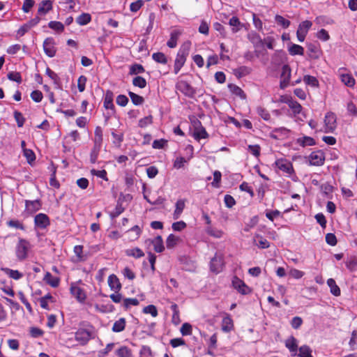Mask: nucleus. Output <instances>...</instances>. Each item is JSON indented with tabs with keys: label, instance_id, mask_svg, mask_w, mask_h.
<instances>
[{
	"label": "nucleus",
	"instance_id": "f257e3e1",
	"mask_svg": "<svg viewBox=\"0 0 357 357\" xmlns=\"http://www.w3.org/2000/svg\"><path fill=\"white\" fill-rule=\"evenodd\" d=\"M93 338V328L89 326L87 328H79L74 334V339L79 344L86 345L89 341ZM73 337H69L66 340L68 347H73Z\"/></svg>",
	"mask_w": 357,
	"mask_h": 357
},
{
	"label": "nucleus",
	"instance_id": "f03ea898",
	"mask_svg": "<svg viewBox=\"0 0 357 357\" xmlns=\"http://www.w3.org/2000/svg\"><path fill=\"white\" fill-rule=\"evenodd\" d=\"M31 247L29 241L24 238H20L15 246V255L17 259L19 261L25 260L29 256V252Z\"/></svg>",
	"mask_w": 357,
	"mask_h": 357
},
{
	"label": "nucleus",
	"instance_id": "7ed1b4c3",
	"mask_svg": "<svg viewBox=\"0 0 357 357\" xmlns=\"http://www.w3.org/2000/svg\"><path fill=\"white\" fill-rule=\"evenodd\" d=\"M225 266L224 255L221 252H216L210 261V270L218 274L222 271Z\"/></svg>",
	"mask_w": 357,
	"mask_h": 357
},
{
	"label": "nucleus",
	"instance_id": "20e7f679",
	"mask_svg": "<svg viewBox=\"0 0 357 357\" xmlns=\"http://www.w3.org/2000/svg\"><path fill=\"white\" fill-rule=\"evenodd\" d=\"M285 103L288 105L289 108L292 110L294 116L298 120L303 121V119L305 117L303 113L302 112V106L297 101L293 100L291 97H287L283 100Z\"/></svg>",
	"mask_w": 357,
	"mask_h": 357
},
{
	"label": "nucleus",
	"instance_id": "39448f33",
	"mask_svg": "<svg viewBox=\"0 0 357 357\" xmlns=\"http://www.w3.org/2000/svg\"><path fill=\"white\" fill-rule=\"evenodd\" d=\"M191 43L186 41L181 46L177 53L174 63L183 66L186 61V58L189 54Z\"/></svg>",
	"mask_w": 357,
	"mask_h": 357
},
{
	"label": "nucleus",
	"instance_id": "423d86ee",
	"mask_svg": "<svg viewBox=\"0 0 357 357\" xmlns=\"http://www.w3.org/2000/svg\"><path fill=\"white\" fill-rule=\"evenodd\" d=\"M81 282V280H79L77 282L71 283L70 291L77 301L84 303L86 299V294L84 290L79 286V284Z\"/></svg>",
	"mask_w": 357,
	"mask_h": 357
},
{
	"label": "nucleus",
	"instance_id": "0eeeda50",
	"mask_svg": "<svg viewBox=\"0 0 357 357\" xmlns=\"http://www.w3.org/2000/svg\"><path fill=\"white\" fill-rule=\"evenodd\" d=\"M275 166L287 176H291L294 174L292 163L286 159H278L275 161Z\"/></svg>",
	"mask_w": 357,
	"mask_h": 357
},
{
	"label": "nucleus",
	"instance_id": "6e6552de",
	"mask_svg": "<svg viewBox=\"0 0 357 357\" xmlns=\"http://www.w3.org/2000/svg\"><path fill=\"white\" fill-rule=\"evenodd\" d=\"M312 26V23L309 20L303 21L299 24L296 31V36L299 42L302 43L305 40V37Z\"/></svg>",
	"mask_w": 357,
	"mask_h": 357
},
{
	"label": "nucleus",
	"instance_id": "1a4fd4ad",
	"mask_svg": "<svg viewBox=\"0 0 357 357\" xmlns=\"http://www.w3.org/2000/svg\"><path fill=\"white\" fill-rule=\"evenodd\" d=\"M336 116L333 112H328L324 117V132H333L336 127Z\"/></svg>",
	"mask_w": 357,
	"mask_h": 357
},
{
	"label": "nucleus",
	"instance_id": "9d476101",
	"mask_svg": "<svg viewBox=\"0 0 357 357\" xmlns=\"http://www.w3.org/2000/svg\"><path fill=\"white\" fill-rule=\"evenodd\" d=\"M232 286L242 295H248L252 291V289L242 280L237 277H234Z\"/></svg>",
	"mask_w": 357,
	"mask_h": 357
},
{
	"label": "nucleus",
	"instance_id": "9b49d317",
	"mask_svg": "<svg viewBox=\"0 0 357 357\" xmlns=\"http://www.w3.org/2000/svg\"><path fill=\"white\" fill-rule=\"evenodd\" d=\"M176 89L188 97H193L195 90L185 81L181 80L176 83Z\"/></svg>",
	"mask_w": 357,
	"mask_h": 357
},
{
	"label": "nucleus",
	"instance_id": "f8f14e48",
	"mask_svg": "<svg viewBox=\"0 0 357 357\" xmlns=\"http://www.w3.org/2000/svg\"><path fill=\"white\" fill-rule=\"evenodd\" d=\"M56 43L52 38H47L43 42V50L49 57H54L56 52Z\"/></svg>",
	"mask_w": 357,
	"mask_h": 357
},
{
	"label": "nucleus",
	"instance_id": "ddd939ff",
	"mask_svg": "<svg viewBox=\"0 0 357 357\" xmlns=\"http://www.w3.org/2000/svg\"><path fill=\"white\" fill-rule=\"evenodd\" d=\"M113 92L109 90L107 91L104 96L103 106L106 109L109 110V115H113L115 113V107L113 103Z\"/></svg>",
	"mask_w": 357,
	"mask_h": 357
},
{
	"label": "nucleus",
	"instance_id": "4468645a",
	"mask_svg": "<svg viewBox=\"0 0 357 357\" xmlns=\"http://www.w3.org/2000/svg\"><path fill=\"white\" fill-rule=\"evenodd\" d=\"M34 225L36 227L44 229L50 225V220L46 214L40 213L35 216Z\"/></svg>",
	"mask_w": 357,
	"mask_h": 357
},
{
	"label": "nucleus",
	"instance_id": "2eb2a0df",
	"mask_svg": "<svg viewBox=\"0 0 357 357\" xmlns=\"http://www.w3.org/2000/svg\"><path fill=\"white\" fill-rule=\"evenodd\" d=\"M325 160L324 153L321 151H313L309 155V162L311 165H322Z\"/></svg>",
	"mask_w": 357,
	"mask_h": 357
},
{
	"label": "nucleus",
	"instance_id": "dca6fc26",
	"mask_svg": "<svg viewBox=\"0 0 357 357\" xmlns=\"http://www.w3.org/2000/svg\"><path fill=\"white\" fill-rule=\"evenodd\" d=\"M41 208V202L39 199L25 200L24 213L31 215Z\"/></svg>",
	"mask_w": 357,
	"mask_h": 357
},
{
	"label": "nucleus",
	"instance_id": "f3484780",
	"mask_svg": "<svg viewBox=\"0 0 357 357\" xmlns=\"http://www.w3.org/2000/svg\"><path fill=\"white\" fill-rule=\"evenodd\" d=\"M183 33V30L179 29H175L172 30L170 33V38L167 43V45L169 48H174L177 45V41L180 36Z\"/></svg>",
	"mask_w": 357,
	"mask_h": 357
},
{
	"label": "nucleus",
	"instance_id": "a211bd4d",
	"mask_svg": "<svg viewBox=\"0 0 357 357\" xmlns=\"http://www.w3.org/2000/svg\"><path fill=\"white\" fill-rule=\"evenodd\" d=\"M285 347L289 350L292 356H297L298 340L294 337L290 336L285 340Z\"/></svg>",
	"mask_w": 357,
	"mask_h": 357
},
{
	"label": "nucleus",
	"instance_id": "6ab92c4d",
	"mask_svg": "<svg viewBox=\"0 0 357 357\" xmlns=\"http://www.w3.org/2000/svg\"><path fill=\"white\" fill-rule=\"evenodd\" d=\"M108 284L111 290L119 292L121 289V284L119 279L114 274H112L108 277Z\"/></svg>",
	"mask_w": 357,
	"mask_h": 357
},
{
	"label": "nucleus",
	"instance_id": "aec40b11",
	"mask_svg": "<svg viewBox=\"0 0 357 357\" xmlns=\"http://www.w3.org/2000/svg\"><path fill=\"white\" fill-rule=\"evenodd\" d=\"M234 329V322L229 314H227L222 321V330L225 333H229Z\"/></svg>",
	"mask_w": 357,
	"mask_h": 357
},
{
	"label": "nucleus",
	"instance_id": "412c9836",
	"mask_svg": "<svg viewBox=\"0 0 357 357\" xmlns=\"http://www.w3.org/2000/svg\"><path fill=\"white\" fill-rule=\"evenodd\" d=\"M341 82L348 87H354L356 84V80L349 73H342L340 75Z\"/></svg>",
	"mask_w": 357,
	"mask_h": 357
},
{
	"label": "nucleus",
	"instance_id": "4be33fe9",
	"mask_svg": "<svg viewBox=\"0 0 357 357\" xmlns=\"http://www.w3.org/2000/svg\"><path fill=\"white\" fill-rule=\"evenodd\" d=\"M307 48L311 59H317L321 56L322 52L317 45L311 43L307 45Z\"/></svg>",
	"mask_w": 357,
	"mask_h": 357
},
{
	"label": "nucleus",
	"instance_id": "5701e85b",
	"mask_svg": "<svg viewBox=\"0 0 357 357\" xmlns=\"http://www.w3.org/2000/svg\"><path fill=\"white\" fill-rule=\"evenodd\" d=\"M52 9V1L50 0H44L39 5L38 13L40 15L46 14Z\"/></svg>",
	"mask_w": 357,
	"mask_h": 357
},
{
	"label": "nucleus",
	"instance_id": "b1692460",
	"mask_svg": "<svg viewBox=\"0 0 357 357\" xmlns=\"http://www.w3.org/2000/svg\"><path fill=\"white\" fill-rule=\"evenodd\" d=\"M229 24L231 27V31L234 33L239 31L243 27V24L240 22L239 19L236 16H233L231 18L229 19Z\"/></svg>",
	"mask_w": 357,
	"mask_h": 357
},
{
	"label": "nucleus",
	"instance_id": "393cba45",
	"mask_svg": "<svg viewBox=\"0 0 357 357\" xmlns=\"http://www.w3.org/2000/svg\"><path fill=\"white\" fill-rule=\"evenodd\" d=\"M102 129L100 126H97L94 131V138H93V146H102Z\"/></svg>",
	"mask_w": 357,
	"mask_h": 357
},
{
	"label": "nucleus",
	"instance_id": "a878e982",
	"mask_svg": "<svg viewBox=\"0 0 357 357\" xmlns=\"http://www.w3.org/2000/svg\"><path fill=\"white\" fill-rule=\"evenodd\" d=\"M288 51L291 56H303L304 54V48L302 46L297 44H290L288 47Z\"/></svg>",
	"mask_w": 357,
	"mask_h": 357
},
{
	"label": "nucleus",
	"instance_id": "bb28decb",
	"mask_svg": "<svg viewBox=\"0 0 357 357\" xmlns=\"http://www.w3.org/2000/svg\"><path fill=\"white\" fill-rule=\"evenodd\" d=\"M199 123L201 124L200 122H199ZM193 135L195 139L197 140L201 139H206L208 136L206 129L202 125H199V127H196L195 128Z\"/></svg>",
	"mask_w": 357,
	"mask_h": 357
},
{
	"label": "nucleus",
	"instance_id": "cd10ccee",
	"mask_svg": "<svg viewBox=\"0 0 357 357\" xmlns=\"http://www.w3.org/2000/svg\"><path fill=\"white\" fill-rule=\"evenodd\" d=\"M44 281L52 287H56L59 284V279L54 277L50 273L47 272L44 276Z\"/></svg>",
	"mask_w": 357,
	"mask_h": 357
},
{
	"label": "nucleus",
	"instance_id": "c85d7f7f",
	"mask_svg": "<svg viewBox=\"0 0 357 357\" xmlns=\"http://www.w3.org/2000/svg\"><path fill=\"white\" fill-rule=\"evenodd\" d=\"M176 208L173 213L174 220L178 219L185 208V201L183 199H178L176 203Z\"/></svg>",
	"mask_w": 357,
	"mask_h": 357
},
{
	"label": "nucleus",
	"instance_id": "c756f323",
	"mask_svg": "<svg viewBox=\"0 0 357 357\" xmlns=\"http://www.w3.org/2000/svg\"><path fill=\"white\" fill-rule=\"evenodd\" d=\"M327 284L330 287L331 293L335 296H339L341 294L340 287L336 284L335 281L333 278L327 280Z\"/></svg>",
	"mask_w": 357,
	"mask_h": 357
},
{
	"label": "nucleus",
	"instance_id": "7c9ffc66",
	"mask_svg": "<svg viewBox=\"0 0 357 357\" xmlns=\"http://www.w3.org/2000/svg\"><path fill=\"white\" fill-rule=\"evenodd\" d=\"M141 232V229L137 225L132 227L127 231L128 238L130 241H135L139 237Z\"/></svg>",
	"mask_w": 357,
	"mask_h": 357
},
{
	"label": "nucleus",
	"instance_id": "2f4dec72",
	"mask_svg": "<svg viewBox=\"0 0 357 357\" xmlns=\"http://www.w3.org/2000/svg\"><path fill=\"white\" fill-rule=\"evenodd\" d=\"M152 244L156 252H162L165 249L162 238L160 236L154 238L152 241Z\"/></svg>",
	"mask_w": 357,
	"mask_h": 357
},
{
	"label": "nucleus",
	"instance_id": "473e14b6",
	"mask_svg": "<svg viewBox=\"0 0 357 357\" xmlns=\"http://www.w3.org/2000/svg\"><path fill=\"white\" fill-rule=\"evenodd\" d=\"M228 88L233 94L240 97L241 99H245L246 98V96L243 91L237 85L230 84L228 85Z\"/></svg>",
	"mask_w": 357,
	"mask_h": 357
},
{
	"label": "nucleus",
	"instance_id": "72a5a7b5",
	"mask_svg": "<svg viewBox=\"0 0 357 357\" xmlns=\"http://www.w3.org/2000/svg\"><path fill=\"white\" fill-rule=\"evenodd\" d=\"M126 327V319L124 318H120L116 321L112 326V331L114 333H120L125 329Z\"/></svg>",
	"mask_w": 357,
	"mask_h": 357
},
{
	"label": "nucleus",
	"instance_id": "f704fd0d",
	"mask_svg": "<svg viewBox=\"0 0 357 357\" xmlns=\"http://www.w3.org/2000/svg\"><path fill=\"white\" fill-rule=\"evenodd\" d=\"M2 271L10 278L14 280H20L23 277V274L17 270H13L8 268H2Z\"/></svg>",
	"mask_w": 357,
	"mask_h": 357
},
{
	"label": "nucleus",
	"instance_id": "c9c22d12",
	"mask_svg": "<svg viewBox=\"0 0 357 357\" xmlns=\"http://www.w3.org/2000/svg\"><path fill=\"white\" fill-rule=\"evenodd\" d=\"M297 143L302 146H313L315 144L314 139L308 136H304L297 139Z\"/></svg>",
	"mask_w": 357,
	"mask_h": 357
},
{
	"label": "nucleus",
	"instance_id": "e433bc0d",
	"mask_svg": "<svg viewBox=\"0 0 357 357\" xmlns=\"http://www.w3.org/2000/svg\"><path fill=\"white\" fill-rule=\"evenodd\" d=\"M126 254L127 256L133 257L136 259L140 258L144 255V252L139 248L128 249L126 250Z\"/></svg>",
	"mask_w": 357,
	"mask_h": 357
},
{
	"label": "nucleus",
	"instance_id": "4c0bfd02",
	"mask_svg": "<svg viewBox=\"0 0 357 357\" xmlns=\"http://www.w3.org/2000/svg\"><path fill=\"white\" fill-rule=\"evenodd\" d=\"M299 353H297V356L299 357H313L312 353V350L307 345H303L298 349Z\"/></svg>",
	"mask_w": 357,
	"mask_h": 357
},
{
	"label": "nucleus",
	"instance_id": "58836bf2",
	"mask_svg": "<svg viewBox=\"0 0 357 357\" xmlns=\"http://www.w3.org/2000/svg\"><path fill=\"white\" fill-rule=\"evenodd\" d=\"M91 20V16L89 13H82L76 18V22L81 25H86Z\"/></svg>",
	"mask_w": 357,
	"mask_h": 357
},
{
	"label": "nucleus",
	"instance_id": "ea45409f",
	"mask_svg": "<svg viewBox=\"0 0 357 357\" xmlns=\"http://www.w3.org/2000/svg\"><path fill=\"white\" fill-rule=\"evenodd\" d=\"M180 238L174 235L169 234L166 241V245L168 249H172L176 246V245L179 242Z\"/></svg>",
	"mask_w": 357,
	"mask_h": 357
},
{
	"label": "nucleus",
	"instance_id": "a19ab883",
	"mask_svg": "<svg viewBox=\"0 0 357 357\" xmlns=\"http://www.w3.org/2000/svg\"><path fill=\"white\" fill-rule=\"evenodd\" d=\"M118 357H132L131 349L126 346L121 347L116 351Z\"/></svg>",
	"mask_w": 357,
	"mask_h": 357
},
{
	"label": "nucleus",
	"instance_id": "79ce46f5",
	"mask_svg": "<svg viewBox=\"0 0 357 357\" xmlns=\"http://www.w3.org/2000/svg\"><path fill=\"white\" fill-rule=\"evenodd\" d=\"M48 26L53 29L54 31L61 33L64 30V25L61 22L58 21H51L48 24Z\"/></svg>",
	"mask_w": 357,
	"mask_h": 357
},
{
	"label": "nucleus",
	"instance_id": "37998d69",
	"mask_svg": "<svg viewBox=\"0 0 357 357\" xmlns=\"http://www.w3.org/2000/svg\"><path fill=\"white\" fill-rule=\"evenodd\" d=\"M303 82L307 84V85H310L312 87H318L319 86V81L318 79L314 77V76H311V75H305L303 77Z\"/></svg>",
	"mask_w": 357,
	"mask_h": 357
},
{
	"label": "nucleus",
	"instance_id": "c03bdc74",
	"mask_svg": "<svg viewBox=\"0 0 357 357\" xmlns=\"http://www.w3.org/2000/svg\"><path fill=\"white\" fill-rule=\"evenodd\" d=\"M128 95L131 99L132 102L135 105H141L143 104L144 100L142 96H140L133 92L130 91Z\"/></svg>",
	"mask_w": 357,
	"mask_h": 357
},
{
	"label": "nucleus",
	"instance_id": "a18cd8bd",
	"mask_svg": "<svg viewBox=\"0 0 357 357\" xmlns=\"http://www.w3.org/2000/svg\"><path fill=\"white\" fill-rule=\"evenodd\" d=\"M153 59L160 63L165 64L167 62L166 56L162 52H156L152 54Z\"/></svg>",
	"mask_w": 357,
	"mask_h": 357
},
{
	"label": "nucleus",
	"instance_id": "49530a36",
	"mask_svg": "<svg viewBox=\"0 0 357 357\" xmlns=\"http://www.w3.org/2000/svg\"><path fill=\"white\" fill-rule=\"evenodd\" d=\"M7 225L9 227H13V228L18 229L20 230L25 229V227H24V224L21 221L17 220H10L8 221Z\"/></svg>",
	"mask_w": 357,
	"mask_h": 357
},
{
	"label": "nucleus",
	"instance_id": "de8ad7c7",
	"mask_svg": "<svg viewBox=\"0 0 357 357\" xmlns=\"http://www.w3.org/2000/svg\"><path fill=\"white\" fill-rule=\"evenodd\" d=\"M132 84L135 86L144 89L146 86V81L144 77L141 76H137L133 79Z\"/></svg>",
	"mask_w": 357,
	"mask_h": 357
},
{
	"label": "nucleus",
	"instance_id": "09e8293b",
	"mask_svg": "<svg viewBox=\"0 0 357 357\" xmlns=\"http://www.w3.org/2000/svg\"><path fill=\"white\" fill-rule=\"evenodd\" d=\"M206 232L208 235L216 238H220L223 236V231L218 229L208 227L206 229Z\"/></svg>",
	"mask_w": 357,
	"mask_h": 357
},
{
	"label": "nucleus",
	"instance_id": "8fccbe9b",
	"mask_svg": "<svg viewBox=\"0 0 357 357\" xmlns=\"http://www.w3.org/2000/svg\"><path fill=\"white\" fill-rule=\"evenodd\" d=\"M275 20L278 25L282 26L283 28H287L290 25L289 20H286L282 16L279 15H275Z\"/></svg>",
	"mask_w": 357,
	"mask_h": 357
},
{
	"label": "nucleus",
	"instance_id": "3c124183",
	"mask_svg": "<svg viewBox=\"0 0 357 357\" xmlns=\"http://www.w3.org/2000/svg\"><path fill=\"white\" fill-rule=\"evenodd\" d=\"M124 210L125 208L122 204L118 202L114 210L110 213V216L112 218H115L120 215L124 211Z\"/></svg>",
	"mask_w": 357,
	"mask_h": 357
},
{
	"label": "nucleus",
	"instance_id": "603ef678",
	"mask_svg": "<svg viewBox=\"0 0 357 357\" xmlns=\"http://www.w3.org/2000/svg\"><path fill=\"white\" fill-rule=\"evenodd\" d=\"M139 303L138 299L135 298H125L123 300V307L126 308V309H128L129 307H130L131 306H137L138 305Z\"/></svg>",
	"mask_w": 357,
	"mask_h": 357
},
{
	"label": "nucleus",
	"instance_id": "864d4df0",
	"mask_svg": "<svg viewBox=\"0 0 357 357\" xmlns=\"http://www.w3.org/2000/svg\"><path fill=\"white\" fill-rule=\"evenodd\" d=\"M316 36L318 39L322 40V41H328L330 39V36L328 33V31L324 29H320L316 34Z\"/></svg>",
	"mask_w": 357,
	"mask_h": 357
},
{
	"label": "nucleus",
	"instance_id": "5fc2aeb1",
	"mask_svg": "<svg viewBox=\"0 0 357 357\" xmlns=\"http://www.w3.org/2000/svg\"><path fill=\"white\" fill-rule=\"evenodd\" d=\"M153 123V117L151 115L145 116L139 121L138 126L140 128H145Z\"/></svg>",
	"mask_w": 357,
	"mask_h": 357
},
{
	"label": "nucleus",
	"instance_id": "6e6d98bb",
	"mask_svg": "<svg viewBox=\"0 0 357 357\" xmlns=\"http://www.w3.org/2000/svg\"><path fill=\"white\" fill-rule=\"evenodd\" d=\"M257 114L265 121H269L271 119V114L269 112L261 107H258L257 109Z\"/></svg>",
	"mask_w": 357,
	"mask_h": 357
},
{
	"label": "nucleus",
	"instance_id": "4d7b16f0",
	"mask_svg": "<svg viewBox=\"0 0 357 357\" xmlns=\"http://www.w3.org/2000/svg\"><path fill=\"white\" fill-rule=\"evenodd\" d=\"M13 114L17 126L20 128L22 127L25 122V119L24 118L22 114L18 111H15Z\"/></svg>",
	"mask_w": 357,
	"mask_h": 357
},
{
	"label": "nucleus",
	"instance_id": "13d9d810",
	"mask_svg": "<svg viewBox=\"0 0 357 357\" xmlns=\"http://www.w3.org/2000/svg\"><path fill=\"white\" fill-rule=\"evenodd\" d=\"M23 153L29 163H31L36 160L35 153L32 150L29 149H24Z\"/></svg>",
	"mask_w": 357,
	"mask_h": 357
},
{
	"label": "nucleus",
	"instance_id": "bf43d9fd",
	"mask_svg": "<svg viewBox=\"0 0 357 357\" xmlns=\"http://www.w3.org/2000/svg\"><path fill=\"white\" fill-rule=\"evenodd\" d=\"M248 151L255 157H259L261 152V147L258 144L248 145Z\"/></svg>",
	"mask_w": 357,
	"mask_h": 357
},
{
	"label": "nucleus",
	"instance_id": "052dcab7",
	"mask_svg": "<svg viewBox=\"0 0 357 357\" xmlns=\"http://www.w3.org/2000/svg\"><path fill=\"white\" fill-rule=\"evenodd\" d=\"M144 72V67L140 64H134L130 68V75H137Z\"/></svg>",
	"mask_w": 357,
	"mask_h": 357
},
{
	"label": "nucleus",
	"instance_id": "680f3d73",
	"mask_svg": "<svg viewBox=\"0 0 357 357\" xmlns=\"http://www.w3.org/2000/svg\"><path fill=\"white\" fill-rule=\"evenodd\" d=\"M143 312L145 314H151L153 317L158 315V310L155 305H149L143 309Z\"/></svg>",
	"mask_w": 357,
	"mask_h": 357
},
{
	"label": "nucleus",
	"instance_id": "e2e57ef3",
	"mask_svg": "<svg viewBox=\"0 0 357 357\" xmlns=\"http://www.w3.org/2000/svg\"><path fill=\"white\" fill-rule=\"evenodd\" d=\"M221 177H222L221 172L220 171L215 170L213 172V181L211 183V185L215 188H218L220 186Z\"/></svg>",
	"mask_w": 357,
	"mask_h": 357
},
{
	"label": "nucleus",
	"instance_id": "0e129e2a",
	"mask_svg": "<svg viewBox=\"0 0 357 357\" xmlns=\"http://www.w3.org/2000/svg\"><path fill=\"white\" fill-rule=\"evenodd\" d=\"M289 274L293 278L298 280L303 277L305 273L296 268H292L289 270Z\"/></svg>",
	"mask_w": 357,
	"mask_h": 357
},
{
	"label": "nucleus",
	"instance_id": "69168bd1",
	"mask_svg": "<svg viewBox=\"0 0 357 357\" xmlns=\"http://www.w3.org/2000/svg\"><path fill=\"white\" fill-rule=\"evenodd\" d=\"M100 149V146H93L90 154V160L92 163L96 162Z\"/></svg>",
	"mask_w": 357,
	"mask_h": 357
},
{
	"label": "nucleus",
	"instance_id": "338daca9",
	"mask_svg": "<svg viewBox=\"0 0 357 357\" xmlns=\"http://www.w3.org/2000/svg\"><path fill=\"white\" fill-rule=\"evenodd\" d=\"M248 38L255 45L258 44H262L263 43V40H261L260 36L256 33H250L248 35Z\"/></svg>",
	"mask_w": 357,
	"mask_h": 357
},
{
	"label": "nucleus",
	"instance_id": "774afa93",
	"mask_svg": "<svg viewBox=\"0 0 357 357\" xmlns=\"http://www.w3.org/2000/svg\"><path fill=\"white\" fill-rule=\"evenodd\" d=\"M192 326L189 323H184L180 329V332L183 335H190L192 334Z\"/></svg>",
	"mask_w": 357,
	"mask_h": 357
}]
</instances>
